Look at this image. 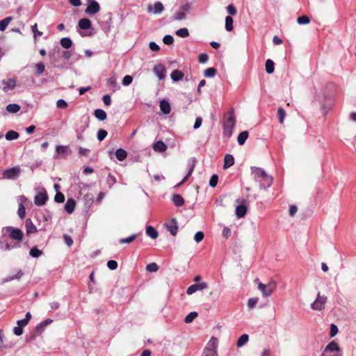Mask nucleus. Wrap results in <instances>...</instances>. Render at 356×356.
Listing matches in <instances>:
<instances>
[{
    "label": "nucleus",
    "mask_w": 356,
    "mask_h": 356,
    "mask_svg": "<svg viewBox=\"0 0 356 356\" xmlns=\"http://www.w3.org/2000/svg\"><path fill=\"white\" fill-rule=\"evenodd\" d=\"M25 226L27 234H33L37 232L36 227L35 226V225L33 223L30 218L26 220Z\"/></svg>",
    "instance_id": "nucleus-21"
},
{
    "label": "nucleus",
    "mask_w": 356,
    "mask_h": 356,
    "mask_svg": "<svg viewBox=\"0 0 356 356\" xmlns=\"http://www.w3.org/2000/svg\"><path fill=\"white\" fill-rule=\"evenodd\" d=\"M208 60L209 56L205 53L200 54L198 56V60L200 63H205L208 61Z\"/></svg>",
    "instance_id": "nucleus-64"
},
{
    "label": "nucleus",
    "mask_w": 356,
    "mask_h": 356,
    "mask_svg": "<svg viewBox=\"0 0 356 356\" xmlns=\"http://www.w3.org/2000/svg\"><path fill=\"white\" fill-rule=\"evenodd\" d=\"M48 200L47 192L44 189L38 193L34 197V204L37 206H43Z\"/></svg>",
    "instance_id": "nucleus-10"
},
{
    "label": "nucleus",
    "mask_w": 356,
    "mask_h": 356,
    "mask_svg": "<svg viewBox=\"0 0 356 356\" xmlns=\"http://www.w3.org/2000/svg\"><path fill=\"white\" fill-rule=\"evenodd\" d=\"M217 72V70L214 67H209L204 72V76L207 78L213 77Z\"/></svg>",
    "instance_id": "nucleus-41"
},
{
    "label": "nucleus",
    "mask_w": 356,
    "mask_h": 356,
    "mask_svg": "<svg viewBox=\"0 0 356 356\" xmlns=\"http://www.w3.org/2000/svg\"><path fill=\"white\" fill-rule=\"evenodd\" d=\"M218 181V177L217 175L214 174L211 177V179L209 180V186L212 188H214L216 186Z\"/></svg>",
    "instance_id": "nucleus-56"
},
{
    "label": "nucleus",
    "mask_w": 356,
    "mask_h": 356,
    "mask_svg": "<svg viewBox=\"0 0 356 356\" xmlns=\"http://www.w3.org/2000/svg\"><path fill=\"white\" fill-rule=\"evenodd\" d=\"M217 346V339L215 337H212L210 341H209L207 348H213L214 350L216 349Z\"/></svg>",
    "instance_id": "nucleus-59"
},
{
    "label": "nucleus",
    "mask_w": 356,
    "mask_h": 356,
    "mask_svg": "<svg viewBox=\"0 0 356 356\" xmlns=\"http://www.w3.org/2000/svg\"><path fill=\"white\" fill-rule=\"evenodd\" d=\"M15 342H8V343H4L3 342V330L0 329V350H2L3 349H10L15 346Z\"/></svg>",
    "instance_id": "nucleus-18"
},
{
    "label": "nucleus",
    "mask_w": 356,
    "mask_h": 356,
    "mask_svg": "<svg viewBox=\"0 0 356 356\" xmlns=\"http://www.w3.org/2000/svg\"><path fill=\"white\" fill-rule=\"evenodd\" d=\"M75 206H76L75 200L72 198L68 199L67 200V202L65 204V210L68 213H72L74 211Z\"/></svg>",
    "instance_id": "nucleus-23"
},
{
    "label": "nucleus",
    "mask_w": 356,
    "mask_h": 356,
    "mask_svg": "<svg viewBox=\"0 0 356 356\" xmlns=\"http://www.w3.org/2000/svg\"><path fill=\"white\" fill-rule=\"evenodd\" d=\"M273 181V177L269 176L266 173L265 175V177H264L261 178V179H259L258 181V182L259 183L261 188H262L264 189H266L272 185Z\"/></svg>",
    "instance_id": "nucleus-15"
},
{
    "label": "nucleus",
    "mask_w": 356,
    "mask_h": 356,
    "mask_svg": "<svg viewBox=\"0 0 356 356\" xmlns=\"http://www.w3.org/2000/svg\"><path fill=\"white\" fill-rule=\"evenodd\" d=\"M52 322V320L50 319V318H47L46 319L45 321H42L41 323H40L38 325H36L35 327V330L37 332H40V331H42L44 330V328L49 323H51Z\"/></svg>",
    "instance_id": "nucleus-38"
},
{
    "label": "nucleus",
    "mask_w": 356,
    "mask_h": 356,
    "mask_svg": "<svg viewBox=\"0 0 356 356\" xmlns=\"http://www.w3.org/2000/svg\"><path fill=\"white\" fill-rule=\"evenodd\" d=\"M170 77L173 81L177 82L183 79L184 73L179 70H175L172 72Z\"/></svg>",
    "instance_id": "nucleus-25"
},
{
    "label": "nucleus",
    "mask_w": 356,
    "mask_h": 356,
    "mask_svg": "<svg viewBox=\"0 0 356 356\" xmlns=\"http://www.w3.org/2000/svg\"><path fill=\"white\" fill-rule=\"evenodd\" d=\"M60 45L65 49H69L72 46V41L70 38H63L60 41Z\"/></svg>",
    "instance_id": "nucleus-34"
},
{
    "label": "nucleus",
    "mask_w": 356,
    "mask_h": 356,
    "mask_svg": "<svg viewBox=\"0 0 356 356\" xmlns=\"http://www.w3.org/2000/svg\"><path fill=\"white\" fill-rule=\"evenodd\" d=\"M35 74L37 75H41L43 74L45 70L44 64L42 62H39L35 64Z\"/></svg>",
    "instance_id": "nucleus-44"
},
{
    "label": "nucleus",
    "mask_w": 356,
    "mask_h": 356,
    "mask_svg": "<svg viewBox=\"0 0 356 356\" xmlns=\"http://www.w3.org/2000/svg\"><path fill=\"white\" fill-rule=\"evenodd\" d=\"M94 115L97 120L100 121H104L106 119L107 117L106 113L101 108L95 109L94 111Z\"/></svg>",
    "instance_id": "nucleus-28"
},
{
    "label": "nucleus",
    "mask_w": 356,
    "mask_h": 356,
    "mask_svg": "<svg viewBox=\"0 0 356 356\" xmlns=\"http://www.w3.org/2000/svg\"><path fill=\"white\" fill-rule=\"evenodd\" d=\"M23 274H24L23 272L21 270H19L15 275L9 276V277H6L3 280V282H10L15 279L19 280L22 277V276L23 275Z\"/></svg>",
    "instance_id": "nucleus-46"
},
{
    "label": "nucleus",
    "mask_w": 356,
    "mask_h": 356,
    "mask_svg": "<svg viewBox=\"0 0 356 356\" xmlns=\"http://www.w3.org/2000/svg\"><path fill=\"white\" fill-rule=\"evenodd\" d=\"M167 230L172 235L175 236L178 230V222L175 218H172L165 224Z\"/></svg>",
    "instance_id": "nucleus-11"
},
{
    "label": "nucleus",
    "mask_w": 356,
    "mask_h": 356,
    "mask_svg": "<svg viewBox=\"0 0 356 356\" xmlns=\"http://www.w3.org/2000/svg\"><path fill=\"white\" fill-rule=\"evenodd\" d=\"M107 84L108 86L113 91L118 90L120 88L119 86L118 85L116 80L111 77L107 80Z\"/></svg>",
    "instance_id": "nucleus-37"
},
{
    "label": "nucleus",
    "mask_w": 356,
    "mask_h": 356,
    "mask_svg": "<svg viewBox=\"0 0 356 356\" xmlns=\"http://www.w3.org/2000/svg\"><path fill=\"white\" fill-rule=\"evenodd\" d=\"M19 199L22 200V202H19V207H18V210H17V214H18L19 217L21 219H23L25 217L26 209H25V207H24V206L23 204L22 200L23 201H26L27 199L24 196H23V195L20 196Z\"/></svg>",
    "instance_id": "nucleus-19"
},
{
    "label": "nucleus",
    "mask_w": 356,
    "mask_h": 356,
    "mask_svg": "<svg viewBox=\"0 0 356 356\" xmlns=\"http://www.w3.org/2000/svg\"><path fill=\"white\" fill-rule=\"evenodd\" d=\"M195 159H192L189 162H188V172L187 173V175L186 176H188V178L191 175V174L193 173V170H194V168H195Z\"/></svg>",
    "instance_id": "nucleus-48"
},
{
    "label": "nucleus",
    "mask_w": 356,
    "mask_h": 356,
    "mask_svg": "<svg viewBox=\"0 0 356 356\" xmlns=\"http://www.w3.org/2000/svg\"><path fill=\"white\" fill-rule=\"evenodd\" d=\"M69 150L68 146L65 145H57L56 147V154L54 158H58L60 155H64Z\"/></svg>",
    "instance_id": "nucleus-26"
},
{
    "label": "nucleus",
    "mask_w": 356,
    "mask_h": 356,
    "mask_svg": "<svg viewBox=\"0 0 356 356\" xmlns=\"http://www.w3.org/2000/svg\"><path fill=\"white\" fill-rule=\"evenodd\" d=\"M115 156L118 161H122L127 158V153L124 149L119 148L115 151Z\"/></svg>",
    "instance_id": "nucleus-30"
},
{
    "label": "nucleus",
    "mask_w": 356,
    "mask_h": 356,
    "mask_svg": "<svg viewBox=\"0 0 356 356\" xmlns=\"http://www.w3.org/2000/svg\"><path fill=\"white\" fill-rule=\"evenodd\" d=\"M136 238V234H132L127 238H122L119 240L120 243H130Z\"/></svg>",
    "instance_id": "nucleus-50"
},
{
    "label": "nucleus",
    "mask_w": 356,
    "mask_h": 356,
    "mask_svg": "<svg viewBox=\"0 0 356 356\" xmlns=\"http://www.w3.org/2000/svg\"><path fill=\"white\" fill-rule=\"evenodd\" d=\"M248 137V132L247 131H243L242 132H241L239 134V135L238 136V138H237V141H238V143L240 145H243L245 140H247Z\"/></svg>",
    "instance_id": "nucleus-33"
},
{
    "label": "nucleus",
    "mask_w": 356,
    "mask_h": 356,
    "mask_svg": "<svg viewBox=\"0 0 356 356\" xmlns=\"http://www.w3.org/2000/svg\"><path fill=\"white\" fill-rule=\"evenodd\" d=\"M163 42L167 45H170L174 42V38L170 35H166L163 37Z\"/></svg>",
    "instance_id": "nucleus-57"
},
{
    "label": "nucleus",
    "mask_w": 356,
    "mask_h": 356,
    "mask_svg": "<svg viewBox=\"0 0 356 356\" xmlns=\"http://www.w3.org/2000/svg\"><path fill=\"white\" fill-rule=\"evenodd\" d=\"M31 257L33 258H38L42 254V251L39 250L37 246H33L29 252Z\"/></svg>",
    "instance_id": "nucleus-39"
},
{
    "label": "nucleus",
    "mask_w": 356,
    "mask_h": 356,
    "mask_svg": "<svg viewBox=\"0 0 356 356\" xmlns=\"http://www.w3.org/2000/svg\"><path fill=\"white\" fill-rule=\"evenodd\" d=\"M56 106L58 108H66L67 107V103L65 100L60 99L56 102Z\"/></svg>",
    "instance_id": "nucleus-61"
},
{
    "label": "nucleus",
    "mask_w": 356,
    "mask_h": 356,
    "mask_svg": "<svg viewBox=\"0 0 356 356\" xmlns=\"http://www.w3.org/2000/svg\"><path fill=\"white\" fill-rule=\"evenodd\" d=\"M327 301L325 296H321L320 293H318L316 300L311 304V308L313 310L321 311L324 309Z\"/></svg>",
    "instance_id": "nucleus-8"
},
{
    "label": "nucleus",
    "mask_w": 356,
    "mask_h": 356,
    "mask_svg": "<svg viewBox=\"0 0 356 356\" xmlns=\"http://www.w3.org/2000/svg\"><path fill=\"white\" fill-rule=\"evenodd\" d=\"M234 163V158L232 154H227L224 157L223 168L227 169L232 166Z\"/></svg>",
    "instance_id": "nucleus-22"
},
{
    "label": "nucleus",
    "mask_w": 356,
    "mask_h": 356,
    "mask_svg": "<svg viewBox=\"0 0 356 356\" xmlns=\"http://www.w3.org/2000/svg\"><path fill=\"white\" fill-rule=\"evenodd\" d=\"M208 287V284L206 282H201L194 284L188 287L186 293L188 295H192L195 292L200 290L205 289Z\"/></svg>",
    "instance_id": "nucleus-12"
},
{
    "label": "nucleus",
    "mask_w": 356,
    "mask_h": 356,
    "mask_svg": "<svg viewBox=\"0 0 356 356\" xmlns=\"http://www.w3.org/2000/svg\"><path fill=\"white\" fill-rule=\"evenodd\" d=\"M249 337L246 334H242L237 341V346L242 347L248 341Z\"/></svg>",
    "instance_id": "nucleus-43"
},
{
    "label": "nucleus",
    "mask_w": 356,
    "mask_h": 356,
    "mask_svg": "<svg viewBox=\"0 0 356 356\" xmlns=\"http://www.w3.org/2000/svg\"><path fill=\"white\" fill-rule=\"evenodd\" d=\"M146 234L152 239H155L158 237V232L154 227L152 226H148L146 227Z\"/></svg>",
    "instance_id": "nucleus-31"
},
{
    "label": "nucleus",
    "mask_w": 356,
    "mask_h": 356,
    "mask_svg": "<svg viewBox=\"0 0 356 356\" xmlns=\"http://www.w3.org/2000/svg\"><path fill=\"white\" fill-rule=\"evenodd\" d=\"M236 120L233 111L225 114L223 121V134L227 138H230L235 126Z\"/></svg>",
    "instance_id": "nucleus-1"
},
{
    "label": "nucleus",
    "mask_w": 356,
    "mask_h": 356,
    "mask_svg": "<svg viewBox=\"0 0 356 356\" xmlns=\"http://www.w3.org/2000/svg\"><path fill=\"white\" fill-rule=\"evenodd\" d=\"M216 355V350L210 348H205L203 351L202 356H215Z\"/></svg>",
    "instance_id": "nucleus-51"
},
{
    "label": "nucleus",
    "mask_w": 356,
    "mask_h": 356,
    "mask_svg": "<svg viewBox=\"0 0 356 356\" xmlns=\"http://www.w3.org/2000/svg\"><path fill=\"white\" fill-rule=\"evenodd\" d=\"M274 62L270 59H268L266 61V72L268 74H272L274 72Z\"/></svg>",
    "instance_id": "nucleus-42"
},
{
    "label": "nucleus",
    "mask_w": 356,
    "mask_h": 356,
    "mask_svg": "<svg viewBox=\"0 0 356 356\" xmlns=\"http://www.w3.org/2000/svg\"><path fill=\"white\" fill-rule=\"evenodd\" d=\"M277 115L279 118V122L282 124L284 122V118L286 116V112L283 108L280 107L277 109Z\"/></svg>",
    "instance_id": "nucleus-49"
},
{
    "label": "nucleus",
    "mask_w": 356,
    "mask_h": 356,
    "mask_svg": "<svg viewBox=\"0 0 356 356\" xmlns=\"http://www.w3.org/2000/svg\"><path fill=\"white\" fill-rule=\"evenodd\" d=\"M100 10V6L95 0H87V8L85 13L88 15H92Z\"/></svg>",
    "instance_id": "nucleus-9"
},
{
    "label": "nucleus",
    "mask_w": 356,
    "mask_h": 356,
    "mask_svg": "<svg viewBox=\"0 0 356 356\" xmlns=\"http://www.w3.org/2000/svg\"><path fill=\"white\" fill-rule=\"evenodd\" d=\"M277 284L275 281H271L267 284L258 282V289L262 293L264 297L270 296L276 289Z\"/></svg>",
    "instance_id": "nucleus-6"
},
{
    "label": "nucleus",
    "mask_w": 356,
    "mask_h": 356,
    "mask_svg": "<svg viewBox=\"0 0 356 356\" xmlns=\"http://www.w3.org/2000/svg\"><path fill=\"white\" fill-rule=\"evenodd\" d=\"M176 35L180 38H186L189 35V32L186 28H181L176 31Z\"/></svg>",
    "instance_id": "nucleus-45"
},
{
    "label": "nucleus",
    "mask_w": 356,
    "mask_h": 356,
    "mask_svg": "<svg viewBox=\"0 0 356 356\" xmlns=\"http://www.w3.org/2000/svg\"><path fill=\"white\" fill-rule=\"evenodd\" d=\"M191 3H185L181 6L179 10L175 13L172 17L173 21H181L186 18V15L191 12Z\"/></svg>",
    "instance_id": "nucleus-3"
},
{
    "label": "nucleus",
    "mask_w": 356,
    "mask_h": 356,
    "mask_svg": "<svg viewBox=\"0 0 356 356\" xmlns=\"http://www.w3.org/2000/svg\"><path fill=\"white\" fill-rule=\"evenodd\" d=\"M338 327L334 324H331L330 325V337H334L338 333Z\"/></svg>",
    "instance_id": "nucleus-63"
},
{
    "label": "nucleus",
    "mask_w": 356,
    "mask_h": 356,
    "mask_svg": "<svg viewBox=\"0 0 356 356\" xmlns=\"http://www.w3.org/2000/svg\"><path fill=\"white\" fill-rule=\"evenodd\" d=\"M153 72L159 78V79L163 80L165 79L166 69L163 65L159 64L155 65L154 67Z\"/></svg>",
    "instance_id": "nucleus-14"
},
{
    "label": "nucleus",
    "mask_w": 356,
    "mask_h": 356,
    "mask_svg": "<svg viewBox=\"0 0 356 356\" xmlns=\"http://www.w3.org/2000/svg\"><path fill=\"white\" fill-rule=\"evenodd\" d=\"M79 27L81 29H88L91 28L92 24L90 19L87 18H82L79 21L78 23Z\"/></svg>",
    "instance_id": "nucleus-24"
},
{
    "label": "nucleus",
    "mask_w": 356,
    "mask_h": 356,
    "mask_svg": "<svg viewBox=\"0 0 356 356\" xmlns=\"http://www.w3.org/2000/svg\"><path fill=\"white\" fill-rule=\"evenodd\" d=\"M225 29L229 32L233 30V19L231 16L225 17Z\"/></svg>",
    "instance_id": "nucleus-40"
},
{
    "label": "nucleus",
    "mask_w": 356,
    "mask_h": 356,
    "mask_svg": "<svg viewBox=\"0 0 356 356\" xmlns=\"http://www.w3.org/2000/svg\"><path fill=\"white\" fill-rule=\"evenodd\" d=\"M197 313L196 312H190L184 319L186 323H190L193 321V320L197 316Z\"/></svg>",
    "instance_id": "nucleus-47"
},
{
    "label": "nucleus",
    "mask_w": 356,
    "mask_h": 356,
    "mask_svg": "<svg viewBox=\"0 0 356 356\" xmlns=\"http://www.w3.org/2000/svg\"><path fill=\"white\" fill-rule=\"evenodd\" d=\"M21 107L17 104H9L6 106V110L10 113H16L20 110Z\"/></svg>",
    "instance_id": "nucleus-35"
},
{
    "label": "nucleus",
    "mask_w": 356,
    "mask_h": 356,
    "mask_svg": "<svg viewBox=\"0 0 356 356\" xmlns=\"http://www.w3.org/2000/svg\"><path fill=\"white\" fill-rule=\"evenodd\" d=\"M148 13H153L154 14H161L163 10L164 6L161 1H156L154 5V8H152V5H148L147 8Z\"/></svg>",
    "instance_id": "nucleus-13"
},
{
    "label": "nucleus",
    "mask_w": 356,
    "mask_h": 356,
    "mask_svg": "<svg viewBox=\"0 0 356 356\" xmlns=\"http://www.w3.org/2000/svg\"><path fill=\"white\" fill-rule=\"evenodd\" d=\"M236 202L238 203L235 209L236 216L238 218H243L248 211V200L243 198H238Z\"/></svg>",
    "instance_id": "nucleus-4"
},
{
    "label": "nucleus",
    "mask_w": 356,
    "mask_h": 356,
    "mask_svg": "<svg viewBox=\"0 0 356 356\" xmlns=\"http://www.w3.org/2000/svg\"><path fill=\"white\" fill-rule=\"evenodd\" d=\"M146 270L149 272H156L159 270V266L156 263H150L147 265Z\"/></svg>",
    "instance_id": "nucleus-53"
},
{
    "label": "nucleus",
    "mask_w": 356,
    "mask_h": 356,
    "mask_svg": "<svg viewBox=\"0 0 356 356\" xmlns=\"http://www.w3.org/2000/svg\"><path fill=\"white\" fill-rule=\"evenodd\" d=\"M20 245L19 243H14L13 245L9 244L8 243H6L4 245H1V248L4 250H10L13 248H19Z\"/></svg>",
    "instance_id": "nucleus-54"
},
{
    "label": "nucleus",
    "mask_w": 356,
    "mask_h": 356,
    "mask_svg": "<svg viewBox=\"0 0 356 356\" xmlns=\"http://www.w3.org/2000/svg\"><path fill=\"white\" fill-rule=\"evenodd\" d=\"M152 148L156 152H163L167 149V145L162 141L159 140L154 143Z\"/></svg>",
    "instance_id": "nucleus-20"
},
{
    "label": "nucleus",
    "mask_w": 356,
    "mask_h": 356,
    "mask_svg": "<svg viewBox=\"0 0 356 356\" xmlns=\"http://www.w3.org/2000/svg\"><path fill=\"white\" fill-rule=\"evenodd\" d=\"M55 202L62 203L65 201V196L61 193H57L54 197Z\"/></svg>",
    "instance_id": "nucleus-62"
},
{
    "label": "nucleus",
    "mask_w": 356,
    "mask_h": 356,
    "mask_svg": "<svg viewBox=\"0 0 356 356\" xmlns=\"http://www.w3.org/2000/svg\"><path fill=\"white\" fill-rule=\"evenodd\" d=\"M1 85L3 86L2 90L4 92L13 90L16 86V81L13 79H8V80H2Z\"/></svg>",
    "instance_id": "nucleus-16"
},
{
    "label": "nucleus",
    "mask_w": 356,
    "mask_h": 356,
    "mask_svg": "<svg viewBox=\"0 0 356 356\" xmlns=\"http://www.w3.org/2000/svg\"><path fill=\"white\" fill-rule=\"evenodd\" d=\"M21 173V168L19 166H15L8 168L3 172V179H14L17 178Z\"/></svg>",
    "instance_id": "nucleus-7"
},
{
    "label": "nucleus",
    "mask_w": 356,
    "mask_h": 356,
    "mask_svg": "<svg viewBox=\"0 0 356 356\" xmlns=\"http://www.w3.org/2000/svg\"><path fill=\"white\" fill-rule=\"evenodd\" d=\"M2 233L3 235L9 234L13 239L16 241H21L24 236V233L20 229L13 227H3L2 229Z\"/></svg>",
    "instance_id": "nucleus-5"
},
{
    "label": "nucleus",
    "mask_w": 356,
    "mask_h": 356,
    "mask_svg": "<svg viewBox=\"0 0 356 356\" xmlns=\"http://www.w3.org/2000/svg\"><path fill=\"white\" fill-rule=\"evenodd\" d=\"M173 204L177 207H181L184 204V200L179 194H175L172 197Z\"/></svg>",
    "instance_id": "nucleus-29"
},
{
    "label": "nucleus",
    "mask_w": 356,
    "mask_h": 356,
    "mask_svg": "<svg viewBox=\"0 0 356 356\" xmlns=\"http://www.w3.org/2000/svg\"><path fill=\"white\" fill-rule=\"evenodd\" d=\"M297 22L299 24H307L310 22V19L306 15L300 16L298 17Z\"/></svg>",
    "instance_id": "nucleus-52"
},
{
    "label": "nucleus",
    "mask_w": 356,
    "mask_h": 356,
    "mask_svg": "<svg viewBox=\"0 0 356 356\" xmlns=\"http://www.w3.org/2000/svg\"><path fill=\"white\" fill-rule=\"evenodd\" d=\"M321 356H342V355L338 343L335 341H332L325 346Z\"/></svg>",
    "instance_id": "nucleus-2"
},
{
    "label": "nucleus",
    "mask_w": 356,
    "mask_h": 356,
    "mask_svg": "<svg viewBox=\"0 0 356 356\" xmlns=\"http://www.w3.org/2000/svg\"><path fill=\"white\" fill-rule=\"evenodd\" d=\"M12 17H7L0 21V31H3L7 28L9 23L12 21Z\"/></svg>",
    "instance_id": "nucleus-36"
},
{
    "label": "nucleus",
    "mask_w": 356,
    "mask_h": 356,
    "mask_svg": "<svg viewBox=\"0 0 356 356\" xmlns=\"http://www.w3.org/2000/svg\"><path fill=\"white\" fill-rule=\"evenodd\" d=\"M133 81V78L130 75H126L124 76L122 79V85L124 86H127L130 85Z\"/></svg>",
    "instance_id": "nucleus-58"
},
{
    "label": "nucleus",
    "mask_w": 356,
    "mask_h": 356,
    "mask_svg": "<svg viewBox=\"0 0 356 356\" xmlns=\"http://www.w3.org/2000/svg\"><path fill=\"white\" fill-rule=\"evenodd\" d=\"M160 108L164 114H169L171 111L170 105L166 100H161L160 102Z\"/></svg>",
    "instance_id": "nucleus-27"
},
{
    "label": "nucleus",
    "mask_w": 356,
    "mask_h": 356,
    "mask_svg": "<svg viewBox=\"0 0 356 356\" xmlns=\"http://www.w3.org/2000/svg\"><path fill=\"white\" fill-rule=\"evenodd\" d=\"M19 134L17 131L13 130L8 131L5 135V138L7 140H16L19 138Z\"/></svg>",
    "instance_id": "nucleus-32"
},
{
    "label": "nucleus",
    "mask_w": 356,
    "mask_h": 356,
    "mask_svg": "<svg viewBox=\"0 0 356 356\" xmlns=\"http://www.w3.org/2000/svg\"><path fill=\"white\" fill-rule=\"evenodd\" d=\"M108 133L106 130L104 129H99V131H97V139L99 140V141H102L107 136Z\"/></svg>",
    "instance_id": "nucleus-55"
},
{
    "label": "nucleus",
    "mask_w": 356,
    "mask_h": 356,
    "mask_svg": "<svg viewBox=\"0 0 356 356\" xmlns=\"http://www.w3.org/2000/svg\"><path fill=\"white\" fill-rule=\"evenodd\" d=\"M204 236V233L201 231H199V232H196V234H195L194 240L197 243H200L203 240Z\"/></svg>",
    "instance_id": "nucleus-60"
},
{
    "label": "nucleus",
    "mask_w": 356,
    "mask_h": 356,
    "mask_svg": "<svg viewBox=\"0 0 356 356\" xmlns=\"http://www.w3.org/2000/svg\"><path fill=\"white\" fill-rule=\"evenodd\" d=\"M252 175L253 176L255 181H258L261 178L265 177L266 172L265 170L260 168L252 167Z\"/></svg>",
    "instance_id": "nucleus-17"
}]
</instances>
